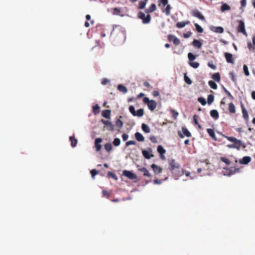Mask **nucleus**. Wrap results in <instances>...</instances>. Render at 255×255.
<instances>
[{"instance_id":"obj_21","label":"nucleus","mask_w":255,"mask_h":255,"mask_svg":"<svg viewBox=\"0 0 255 255\" xmlns=\"http://www.w3.org/2000/svg\"><path fill=\"white\" fill-rule=\"evenodd\" d=\"M190 23V21L189 20H187L185 21H181L178 22L176 23V26L177 27L181 28L185 26L186 25L189 24Z\"/></svg>"},{"instance_id":"obj_8","label":"nucleus","mask_w":255,"mask_h":255,"mask_svg":"<svg viewBox=\"0 0 255 255\" xmlns=\"http://www.w3.org/2000/svg\"><path fill=\"white\" fill-rule=\"evenodd\" d=\"M151 149L149 148L148 150H142V153L144 158L147 159H149L151 157H153V155L151 153Z\"/></svg>"},{"instance_id":"obj_22","label":"nucleus","mask_w":255,"mask_h":255,"mask_svg":"<svg viewBox=\"0 0 255 255\" xmlns=\"http://www.w3.org/2000/svg\"><path fill=\"white\" fill-rule=\"evenodd\" d=\"M192 45L194 47L200 49L201 48L202 44L199 40L194 39L192 42Z\"/></svg>"},{"instance_id":"obj_52","label":"nucleus","mask_w":255,"mask_h":255,"mask_svg":"<svg viewBox=\"0 0 255 255\" xmlns=\"http://www.w3.org/2000/svg\"><path fill=\"white\" fill-rule=\"evenodd\" d=\"M171 6L169 4L166 5V7L165 9V14L167 15H169L170 13Z\"/></svg>"},{"instance_id":"obj_53","label":"nucleus","mask_w":255,"mask_h":255,"mask_svg":"<svg viewBox=\"0 0 255 255\" xmlns=\"http://www.w3.org/2000/svg\"><path fill=\"white\" fill-rule=\"evenodd\" d=\"M243 70L245 73V74L246 76H249L250 75V72L248 70V67L246 65H244L243 66Z\"/></svg>"},{"instance_id":"obj_28","label":"nucleus","mask_w":255,"mask_h":255,"mask_svg":"<svg viewBox=\"0 0 255 255\" xmlns=\"http://www.w3.org/2000/svg\"><path fill=\"white\" fill-rule=\"evenodd\" d=\"M102 116L107 119L110 118L111 111L109 110H106L102 112Z\"/></svg>"},{"instance_id":"obj_24","label":"nucleus","mask_w":255,"mask_h":255,"mask_svg":"<svg viewBox=\"0 0 255 255\" xmlns=\"http://www.w3.org/2000/svg\"><path fill=\"white\" fill-rule=\"evenodd\" d=\"M134 135L136 139L138 141H143L144 140V136L140 133L136 132Z\"/></svg>"},{"instance_id":"obj_58","label":"nucleus","mask_w":255,"mask_h":255,"mask_svg":"<svg viewBox=\"0 0 255 255\" xmlns=\"http://www.w3.org/2000/svg\"><path fill=\"white\" fill-rule=\"evenodd\" d=\"M108 175L116 180L118 179L117 175L115 173H114L112 172H110V171L108 172Z\"/></svg>"},{"instance_id":"obj_12","label":"nucleus","mask_w":255,"mask_h":255,"mask_svg":"<svg viewBox=\"0 0 255 255\" xmlns=\"http://www.w3.org/2000/svg\"><path fill=\"white\" fill-rule=\"evenodd\" d=\"M225 57L226 59V61L228 63H234V60L233 58V55L230 53L226 52L225 53Z\"/></svg>"},{"instance_id":"obj_2","label":"nucleus","mask_w":255,"mask_h":255,"mask_svg":"<svg viewBox=\"0 0 255 255\" xmlns=\"http://www.w3.org/2000/svg\"><path fill=\"white\" fill-rule=\"evenodd\" d=\"M168 168L170 171L174 169H178L181 171V167L180 164L178 162H176L174 159H172L169 161ZM180 173H181V172H179V174Z\"/></svg>"},{"instance_id":"obj_26","label":"nucleus","mask_w":255,"mask_h":255,"mask_svg":"<svg viewBox=\"0 0 255 255\" xmlns=\"http://www.w3.org/2000/svg\"><path fill=\"white\" fill-rule=\"evenodd\" d=\"M241 146H243L244 147H245V146L244 145L241 144H228L227 145V147L230 148H236L238 150H239Z\"/></svg>"},{"instance_id":"obj_13","label":"nucleus","mask_w":255,"mask_h":255,"mask_svg":"<svg viewBox=\"0 0 255 255\" xmlns=\"http://www.w3.org/2000/svg\"><path fill=\"white\" fill-rule=\"evenodd\" d=\"M241 107L242 110L243 118L246 121H248L249 120V115L248 112L243 103H241Z\"/></svg>"},{"instance_id":"obj_27","label":"nucleus","mask_w":255,"mask_h":255,"mask_svg":"<svg viewBox=\"0 0 255 255\" xmlns=\"http://www.w3.org/2000/svg\"><path fill=\"white\" fill-rule=\"evenodd\" d=\"M231 7L227 3H223L221 7V10L222 12H225L226 10H230Z\"/></svg>"},{"instance_id":"obj_61","label":"nucleus","mask_w":255,"mask_h":255,"mask_svg":"<svg viewBox=\"0 0 255 255\" xmlns=\"http://www.w3.org/2000/svg\"><path fill=\"white\" fill-rule=\"evenodd\" d=\"M102 193L104 196H106L108 198L109 197L110 193H109L107 191L103 190Z\"/></svg>"},{"instance_id":"obj_38","label":"nucleus","mask_w":255,"mask_h":255,"mask_svg":"<svg viewBox=\"0 0 255 255\" xmlns=\"http://www.w3.org/2000/svg\"><path fill=\"white\" fill-rule=\"evenodd\" d=\"M144 115V111L142 109H138L135 113V115L134 116H137L138 117H141L143 116Z\"/></svg>"},{"instance_id":"obj_30","label":"nucleus","mask_w":255,"mask_h":255,"mask_svg":"<svg viewBox=\"0 0 255 255\" xmlns=\"http://www.w3.org/2000/svg\"><path fill=\"white\" fill-rule=\"evenodd\" d=\"M111 12L113 15H121V9L120 8H113L111 9Z\"/></svg>"},{"instance_id":"obj_49","label":"nucleus","mask_w":255,"mask_h":255,"mask_svg":"<svg viewBox=\"0 0 255 255\" xmlns=\"http://www.w3.org/2000/svg\"><path fill=\"white\" fill-rule=\"evenodd\" d=\"M116 125L118 127L121 128L123 126V123L121 120L117 119L116 121Z\"/></svg>"},{"instance_id":"obj_48","label":"nucleus","mask_w":255,"mask_h":255,"mask_svg":"<svg viewBox=\"0 0 255 255\" xmlns=\"http://www.w3.org/2000/svg\"><path fill=\"white\" fill-rule=\"evenodd\" d=\"M198 101L203 106H205L207 103L205 99L203 97L198 98Z\"/></svg>"},{"instance_id":"obj_32","label":"nucleus","mask_w":255,"mask_h":255,"mask_svg":"<svg viewBox=\"0 0 255 255\" xmlns=\"http://www.w3.org/2000/svg\"><path fill=\"white\" fill-rule=\"evenodd\" d=\"M229 111L232 114L236 113L235 106L233 103H230L229 104Z\"/></svg>"},{"instance_id":"obj_15","label":"nucleus","mask_w":255,"mask_h":255,"mask_svg":"<svg viewBox=\"0 0 255 255\" xmlns=\"http://www.w3.org/2000/svg\"><path fill=\"white\" fill-rule=\"evenodd\" d=\"M102 142V139L101 138H97L95 139V145L97 151H99L102 148L101 145L100 144Z\"/></svg>"},{"instance_id":"obj_34","label":"nucleus","mask_w":255,"mask_h":255,"mask_svg":"<svg viewBox=\"0 0 255 255\" xmlns=\"http://www.w3.org/2000/svg\"><path fill=\"white\" fill-rule=\"evenodd\" d=\"M141 128L146 133H149L150 132V129L149 127L145 124H142Z\"/></svg>"},{"instance_id":"obj_40","label":"nucleus","mask_w":255,"mask_h":255,"mask_svg":"<svg viewBox=\"0 0 255 255\" xmlns=\"http://www.w3.org/2000/svg\"><path fill=\"white\" fill-rule=\"evenodd\" d=\"M208 84L210 86V87L213 89H217V84L215 83V82L212 81V80H210L208 82Z\"/></svg>"},{"instance_id":"obj_35","label":"nucleus","mask_w":255,"mask_h":255,"mask_svg":"<svg viewBox=\"0 0 255 255\" xmlns=\"http://www.w3.org/2000/svg\"><path fill=\"white\" fill-rule=\"evenodd\" d=\"M147 0H144L140 1L138 3V9H141L144 8Z\"/></svg>"},{"instance_id":"obj_37","label":"nucleus","mask_w":255,"mask_h":255,"mask_svg":"<svg viewBox=\"0 0 255 255\" xmlns=\"http://www.w3.org/2000/svg\"><path fill=\"white\" fill-rule=\"evenodd\" d=\"M182 130L183 134L184 135H185L186 136H187V137L191 136V133L189 131V130L186 128H182Z\"/></svg>"},{"instance_id":"obj_63","label":"nucleus","mask_w":255,"mask_h":255,"mask_svg":"<svg viewBox=\"0 0 255 255\" xmlns=\"http://www.w3.org/2000/svg\"><path fill=\"white\" fill-rule=\"evenodd\" d=\"M91 174L93 177L98 174V171L96 169H92L91 171Z\"/></svg>"},{"instance_id":"obj_57","label":"nucleus","mask_w":255,"mask_h":255,"mask_svg":"<svg viewBox=\"0 0 255 255\" xmlns=\"http://www.w3.org/2000/svg\"><path fill=\"white\" fill-rule=\"evenodd\" d=\"M136 142L134 140H129L126 143V145L128 146L130 145H135Z\"/></svg>"},{"instance_id":"obj_14","label":"nucleus","mask_w":255,"mask_h":255,"mask_svg":"<svg viewBox=\"0 0 255 255\" xmlns=\"http://www.w3.org/2000/svg\"><path fill=\"white\" fill-rule=\"evenodd\" d=\"M172 174L174 176L175 178L177 179L179 177L182 176L183 174V170L181 168V173L179 174L180 171L178 169H174L171 171Z\"/></svg>"},{"instance_id":"obj_10","label":"nucleus","mask_w":255,"mask_h":255,"mask_svg":"<svg viewBox=\"0 0 255 255\" xmlns=\"http://www.w3.org/2000/svg\"><path fill=\"white\" fill-rule=\"evenodd\" d=\"M102 122L103 124H104L107 127V128L108 130L110 131H113L114 130V125L112 124V123L108 121H106L104 120H102Z\"/></svg>"},{"instance_id":"obj_50","label":"nucleus","mask_w":255,"mask_h":255,"mask_svg":"<svg viewBox=\"0 0 255 255\" xmlns=\"http://www.w3.org/2000/svg\"><path fill=\"white\" fill-rule=\"evenodd\" d=\"M188 57L189 60H190V62L193 61L196 58L195 55H194L192 53H189L188 54Z\"/></svg>"},{"instance_id":"obj_1","label":"nucleus","mask_w":255,"mask_h":255,"mask_svg":"<svg viewBox=\"0 0 255 255\" xmlns=\"http://www.w3.org/2000/svg\"><path fill=\"white\" fill-rule=\"evenodd\" d=\"M143 102L147 105L148 109L151 111H154L157 107V103L154 100H150L147 97L143 98Z\"/></svg>"},{"instance_id":"obj_9","label":"nucleus","mask_w":255,"mask_h":255,"mask_svg":"<svg viewBox=\"0 0 255 255\" xmlns=\"http://www.w3.org/2000/svg\"><path fill=\"white\" fill-rule=\"evenodd\" d=\"M168 40L169 41H173V43L176 45H179L180 42V40L173 35H169L168 36Z\"/></svg>"},{"instance_id":"obj_62","label":"nucleus","mask_w":255,"mask_h":255,"mask_svg":"<svg viewBox=\"0 0 255 255\" xmlns=\"http://www.w3.org/2000/svg\"><path fill=\"white\" fill-rule=\"evenodd\" d=\"M230 75L231 76V78L233 82H236V78H235V76L234 73L233 72H231L230 73Z\"/></svg>"},{"instance_id":"obj_45","label":"nucleus","mask_w":255,"mask_h":255,"mask_svg":"<svg viewBox=\"0 0 255 255\" xmlns=\"http://www.w3.org/2000/svg\"><path fill=\"white\" fill-rule=\"evenodd\" d=\"M196 30L199 33H202L203 32V29L202 27L197 23L194 24Z\"/></svg>"},{"instance_id":"obj_19","label":"nucleus","mask_w":255,"mask_h":255,"mask_svg":"<svg viewBox=\"0 0 255 255\" xmlns=\"http://www.w3.org/2000/svg\"><path fill=\"white\" fill-rule=\"evenodd\" d=\"M207 131L208 132V133L209 134V135L212 138V139L215 140V141H217V138L216 136V135H215V132L214 131V130L212 128H208L207 129Z\"/></svg>"},{"instance_id":"obj_64","label":"nucleus","mask_w":255,"mask_h":255,"mask_svg":"<svg viewBox=\"0 0 255 255\" xmlns=\"http://www.w3.org/2000/svg\"><path fill=\"white\" fill-rule=\"evenodd\" d=\"M122 138L124 141H126L128 138V135L126 133H124L122 135Z\"/></svg>"},{"instance_id":"obj_55","label":"nucleus","mask_w":255,"mask_h":255,"mask_svg":"<svg viewBox=\"0 0 255 255\" xmlns=\"http://www.w3.org/2000/svg\"><path fill=\"white\" fill-rule=\"evenodd\" d=\"M100 107L98 105L94 106L93 108V112L95 114L99 112Z\"/></svg>"},{"instance_id":"obj_33","label":"nucleus","mask_w":255,"mask_h":255,"mask_svg":"<svg viewBox=\"0 0 255 255\" xmlns=\"http://www.w3.org/2000/svg\"><path fill=\"white\" fill-rule=\"evenodd\" d=\"M118 90L123 93H126L128 91L127 88L125 86L121 84L118 86Z\"/></svg>"},{"instance_id":"obj_18","label":"nucleus","mask_w":255,"mask_h":255,"mask_svg":"<svg viewBox=\"0 0 255 255\" xmlns=\"http://www.w3.org/2000/svg\"><path fill=\"white\" fill-rule=\"evenodd\" d=\"M252 159L251 157L247 156H244L242 159L240 160V163L242 164H248L249 162H251Z\"/></svg>"},{"instance_id":"obj_46","label":"nucleus","mask_w":255,"mask_h":255,"mask_svg":"<svg viewBox=\"0 0 255 255\" xmlns=\"http://www.w3.org/2000/svg\"><path fill=\"white\" fill-rule=\"evenodd\" d=\"M189 65L194 68H197L199 66V63L197 62H189Z\"/></svg>"},{"instance_id":"obj_17","label":"nucleus","mask_w":255,"mask_h":255,"mask_svg":"<svg viewBox=\"0 0 255 255\" xmlns=\"http://www.w3.org/2000/svg\"><path fill=\"white\" fill-rule=\"evenodd\" d=\"M151 167L155 174H159L162 172V168L155 164H152L151 165Z\"/></svg>"},{"instance_id":"obj_23","label":"nucleus","mask_w":255,"mask_h":255,"mask_svg":"<svg viewBox=\"0 0 255 255\" xmlns=\"http://www.w3.org/2000/svg\"><path fill=\"white\" fill-rule=\"evenodd\" d=\"M210 115L215 120H217L219 118V113L216 110H212L210 111Z\"/></svg>"},{"instance_id":"obj_3","label":"nucleus","mask_w":255,"mask_h":255,"mask_svg":"<svg viewBox=\"0 0 255 255\" xmlns=\"http://www.w3.org/2000/svg\"><path fill=\"white\" fill-rule=\"evenodd\" d=\"M138 17L142 20L144 24L149 23L151 20V16L149 14L145 16V14L142 11H139L138 13Z\"/></svg>"},{"instance_id":"obj_39","label":"nucleus","mask_w":255,"mask_h":255,"mask_svg":"<svg viewBox=\"0 0 255 255\" xmlns=\"http://www.w3.org/2000/svg\"><path fill=\"white\" fill-rule=\"evenodd\" d=\"M184 81L188 85H191L192 83V80L188 77L187 73H185L184 75Z\"/></svg>"},{"instance_id":"obj_31","label":"nucleus","mask_w":255,"mask_h":255,"mask_svg":"<svg viewBox=\"0 0 255 255\" xmlns=\"http://www.w3.org/2000/svg\"><path fill=\"white\" fill-rule=\"evenodd\" d=\"M212 79L216 82H219L221 80L220 74L219 72L216 73L212 75Z\"/></svg>"},{"instance_id":"obj_42","label":"nucleus","mask_w":255,"mask_h":255,"mask_svg":"<svg viewBox=\"0 0 255 255\" xmlns=\"http://www.w3.org/2000/svg\"><path fill=\"white\" fill-rule=\"evenodd\" d=\"M161 5L163 6L168 5V0H158V6H160Z\"/></svg>"},{"instance_id":"obj_29","label":"nucleus","mask_w":255,"mask_h":255,"mask_svg":"<svg viewBox=\"0 0 255 255\" xmlns=\"http://www.w3.org/2000/svg\"><path fill=\"white\" fill-rule=\"evenodd\" d=\"M157 150L158 153H159L161 155V158H162L163 154H164L166 152V150L163 148V147L159 145L157 146Z\"/></svg>"},{"instance_id":"obj_59","label":"nucleus","mask_w":255,"mask_h":255,"mask_svg":"<svg viewBox=\"0 0 255 255\" xmlns=\"http://www.w3.org/2000/svg\"><path fill=\"white\" fill-rule=\"evenodd\" d=\"M110 82V80L107 78H104L101 81V84L103 85H106Z\"/></svg>"},{"instance_id":"obj_60","label":"nucleus","mask_w":255,"mask_h":255,"mask_svg":"<svg viewBox=\"0 0 255 255\" xmlns=\"http://www.w3.org/2000/svg\"><path fill=\"white\" fill-rule=\"evenodd\" d=\"M192 33L191 31H189L187 33L183 34V36L185 38H188L192 35Z\"/></svg>"},{"instance_id":"obj_4","label":"nucleus","mask_w":255,"mask_h":255,"mask_svg":"<svg viewBox=\"0 0 255 255\" xmlns=\"http://www.w3.org/2000/svg\"><path fill=\"white\" fill-rule=\"evenodd\" d=\"M239 25L237 30L239 32L243 33L244 35L247 36V33L245 29V24L242 20H238Z\"/></svg>"},{"instance_id":"obj_20","label":"nucleus","mask_w":255,"mask_h":255,"mask_svg":"<svg viewBox=\"0 0 255 255\" xmlns=\"http://www.w3.org/2000/svg\"><path fill=\"white\" fill-rule=\"evenodd\" d=\"M156 6L154 3H152L151 5L145 10V12L147 14L151 13L156 10Z\"/></svg>"},{"instance_id":"obj_11","label":"nucleus","mask_w":255,"mask_h":255,"mask_svg":"<svg viewBox=\"0 0 255 255\" xmlns=\"http://www.w3.org/2000/svg\"><path fill=\"white\" fill-rule=\"evenodd\" d=\"M210 29L214 32L222 33L224 32V28L221 26H211Z\"/></svg>"},{"instance_id":"obj_51","label":"nucleus","mask_w":255,"mask_h":255,"mask_svg":"<svg viewBox=\"0 0 255 255\" xmlns=\"http://www.w3.org/2000/svg\"><path fill=\"white\" fill-rule=\"evenodd\" d=\"M129 111L133 116H134V115H135L136 111H135V108L133 106H129Z\"/></svg>"},{"instance_id":"obj_44","label":"nucleus","mask_w":255,"mask_h":255,"mask_svg":"<svg viewBox=\"0 0 255 255\" xmlns=\"http://www.w3.org/2000/svg\"><path fill=\"white\" fill-rule=\"evenodd\" d=\"M214 96L213 95H208V99H207V102H208V104H211L213 101H214Z\"/></svg>"},{"instance_id":"obj_43","label":"nucleus","mask_w":255,"mask_h":255,"mask_svg":"<svg viewBox=\"0 0 255 255\" xmlns=\"http://www.w3.org/2000/svg\"><path fill=\"white\" fill-rule=\"evenodd\" d=\"M220 159L222 161L224 162L227 165H230L231 163V161H230V160L226 157H221Z\"/></svg>"},{"instance_id":"obj_5","label":"nucleus","mask_w":255,"mask_h":255,"mask_svg":"<svg viewBox=\"0 0 255 255\" xmlns=\"http://www.w3.org/2000/svg\"><path fill=\"white\" fill-rule=\"evenodd\" d=\"M191 14L192 16L197 17L200 20H205V18L203 16V15L201 13L200 11L198 9H193L191 12Z\"/></svg>"},{"instance_id":"obj_16","label":"nucleus","mask_w":255,"mask_h":255,"mask_svg":"<svg viewBox=\"0 0 255 255\" xmlns=\"http://www.w3.org/2000/svg\"><path fill=\"white\" fill-rule=\"evenodd\" d=\"M138 170L143 173L144 176L151 177V174L149 171L145 167H141L138 169Z\"/></svg>"},{"instance_id":"obj_56","label":"nucleus","mask_w":255,"mask_h":255,"mask_svg":"<svg viewBox=\"0 0 255 255\" xmlns=\"http://www.w3.org/2000/svg\"><path fill=\"white\" fill-rule=\"evenodd\" d=\"M208 65L209 67H210L213 70H215L216 69V66L213 64V62L212 61L209 62L208 63Z\"/></svg>"},{"instance_id":"obj_41","label":"nucleus","mask_w":255,"mask_h":255,"mask_svg":"<svg viewBox=\"0 0 255 255\" xmlns=\"http://www.w3.org/2000/svg\"><path fill=\"white\" fill-rule=\"evenodd\" d=\"M239 172V168H236L234 167H232L230 170L228 174L232 175L235 174V173Z\"/></svg>"},{"instance_id":"obj_6","label":"nucleus","mask_w":255,"mask_h":255,"mask_svg":"<svg viewBox=\"0 0 255 255\" xmlns=\"http://www.w3.org/2000/svg\"><path fill=\"white\" fill-rule=\"evenodd\" d=\"M123 175L128 177L131 180H134L137 178V176L135 174L132 173L131 171L125 170L123 172Z\"/></svg>"},{"instance_id":"obj_36","label":"nucleus","mask_w":255,"mask_h":255,"mask_svg":"<svg viewBox=\"0 0 255 255\" xmlns=\"http://www.w3.org/2000/svg\"><path fill=\"white\" fill-rule=\"evenodd\" d=\"M104 147L105 150L109 152L112 150L113 146L111 143H107L105 144Z\"/></svg>"},{"instance_id":"obj_7","label":"nucleus","mask_w":255,"mask_h":255,"mask_svg":"<svg viewBox=\"0 0 255 255\" xmlns=\"http://www.w3.org/2000/svg\"><path fill=\"white\" fill-rule=\"evenodd\" d=\"M222 135L224 137L227 138L228 140H229L230 141L234 142L235 144L243 145V143H242V141L241 140H240V139H237L236 138H235L234 137L226 136V135H224L223 134H222Z\"/></svg>"},{"instance_id":"obj_25","label":"nucleus","mask_w":255,"mask_h":255,"mask_svg":"<svg viewBox=\"0 0 255 255\" xmlns=\"http://www.w3.org/2000/svg\"><path fill=\"white\" fill-rule=\"evenodd\" d=\"M69 139L71 141V145L72 147H74L77 144V139L75 138L74 136H70Z\"/></svg>"},{"instance_id":"obj_47","label":"nucleus","mask_w":255,"mask_h":255,"mask_svg":"<svg viewBox=\"0 0 255 255\" xmlns=\"http://www.w3.org/2000/svg\"><path fill=\"white\" fill-rule=\"evenodd\" d=\"M113 143L116 146H118L120 145V144H121V140H120V139L119 138H115L114 141H113Z\"/></svg>"},{"instance_id":"obj_54","label":"nucleus","mask_w":255,"mask_h":255,"mask_svg":"<svg viewBox=\"0 0 255 255\" xmlns=\"http://www.w3.org/2000/svg\"><path fill=\"white\" fill-rule=\"evenodd\" d=\"M171 113L172 114V117L174 119H176L177 116H178V113L176 111H175L174 110H171Z\"/></svg>"}]
</instances>
